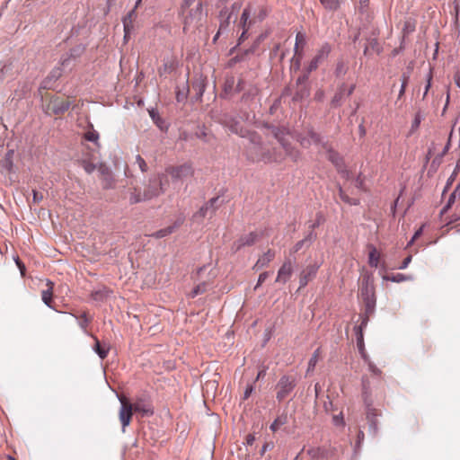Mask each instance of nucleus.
I'll list each match as a JSON object with an SVG mask.
<instances>
[{"instance_id":"obj_1","label":"nucleus","mask_w":460,"mask_h":460,"mask_svg":"<svg viewBox=\"0 0 460 460\" xmlns=\"http://www.w3.org/2000/svg\"><path fill=\"white\" fill-rule=\"evenodd\" d=\"M229 128L231 133L239 135L242 137H250L251 146L247 148L248 155L252 161L267 160L280 162L283 158L280 155H270L261 146L259 137L249 128L248 117H225L221 122Z\"/></svg>"},{"instance_id":"obj_2","label":"nucleus","mask_w":460,"mask_h":460,"mask_svg":"<svg viewBox=\"0 0 460 460\" xmlns=\"http://www.w3.org/2000/svg\"><path fill=\"white\" fill-rule=\"evenodd\" d=\"M180 15L184 31H195L203 25L207 13L203 8V0H183Z\"/></svg>"},{"instance_id":"obj_3","label":"nucleus","mask_w":460,"mask_h":460,"mask_svg":"<svg viewBox=\"0 0 460 460\" xmlns=\"http://www.w3.org/2000/svg\"><path fill=\"white\" fill-rule=\"evenodd\" d=\"M119 400L121 404L119 415L123 429L129 425L133 412L139 413L142 417L154 414V408L146 398H137L132 403L124 395L119 396Z\"/></svg>"},{"instance_id":"obj_4","label":"nucleus","mask_w":460,"mask_h":460,"mask_svg":"<svg viewBox=\"0 0 460 460\" xmlns=\"http://www.w3.org/2000/svg\"><path fill=\"white\" fill-rule=\"evenodd\" d=\"M80 106H83L81 100L75 97H65L63 95H54L49 99L44 100L43 107L47 114L74 112L80 113L82 111Z\"/></svg>"},{"instance_id":"obj_5","label":"nucleus","mask_w":460,"mask_h":460,"mask_svg":"<svg viewBox=\"0 0 460 460\" xmlns=\"http://www.w3.org/2000/svg\"><path fill=\"white\" fill-rule=\"evenodd\" d=\"M88 117H79L78 125L84 126V132L82 133V146L83 151L87 150L96 154L100 148L99 133L93 128V125L88 121Z\"/></svg>"},{"instance_id":"obj_6","label":"nucleus","mask_w":460,"mask_h":460,"mask_svg":"<svg viewBox=\"0 0 460 460\" xmlns=\"http://www.w3.org/2000/svg\"><path fill=\"white\" fill-rule=\"evenodd\" d=\"M167 186L168 178L164 173L149 179L143 190L146 201L159 197L165 191Z\"/></svg>"},{"instance_id":"obj_7","label":"nucleus","mask_w":460,"mask_h":460,"mask_svg":"<svg viewBox=\"0 0 460 460\" xmlns=\"http://www.w3.org/2000/svg\"><path fill=\"white\" fill-rule=\"evenodd\" d=\"M165 175L170 176L172 181H179L191 178L194 175V168L190 163H184L180 165L166 167Z\"/></svg>"},{"instance_id":"obj_8","label":"nucleus","mask_w":460,"mask_h":460,"mask_svg":"<svg viewBox=\"0 0 460 460\" xmlns=\"http://www.w3.org/2000/svg\"><path fill=\"white\" fill-rule=\"evenodd\" d=\"M296 385V379L293 376L284 375L279 380L276 389V398L279 402L283 401L294 390Z\"/></svg>"},{"instance_id":"obj_9","label":"nucleus","mask_w":460,"mask_h":460,"mask_svg":"<svg viewBox=\"0 0 460 460\" xmlns=\"http://www.w3.org/2000/svg\"><path fill=\"white\" fill-rule=\"evenodd\" d=\"M290 135L288 129H279L277 128L274 130L275 137L279 141L281 146L286 152V155L289 156L293 161H297L300 157V153L298 150L291 146L290 143L286 138V136Z\"/></svg>"},{"instance_id":"obj_10","label":"nucleus","mask_w":460,"mask_h":460,"mask_svg":"<svg viewBox=\"0 0 460 460\" xmlns=\"http://www.w3.org/2000/svg\"><path fill=\"white\" fill-rule=\"evenodd\" d=\"M122 198L127 199L130 205L146 201L144 192L137 186H129L122 194Z\"/></svg>"},{"instance_id":"obj_11","label":"nucleus","mask_w":460,"mask_h":460,"mask_svg":"<svg viewBox=\"0 0 460 460\" xmlns=\"http://www.w3.org/2000/svg\"><path fill=\"white\" fill-rule=\"evenodd\" d=\"M332 50V48L330 44L325 43L323 44L321 49L318 50L317 54L314 56V58L311 60L310 64L307 67V72L311 73L312 71L315 70L318 66L329 56L330 52Z\"/></svg>"},{"instance_id":"obj_12","label":"nucleus","mask_w":460,"mask_h":460,"mask_svg":"<svg viewBox=\"0 0 460 460\" xmlns=\"http://www.w3.org/2000/svg\"><path fill=\"white\" fill-rule=\"evenodd\" d=\"M320 268L318 263L309 264L307 265L300 273L299 276V284L300 288H305L309 281L314 279L316 273Z\"/></svg>"},{"instance_id":"obj_13","label":"nucleus","mask_w":460,"mask_h":460,"mask_svg":"<svg viewBox=\"0 0 460 460\" xmlns=\"http://www.w3.org/2000/svg\"><path fill=\"white\" fill-rule=\"evenodd\" d=\"M260 238L257 232H251L247 234L241 236L237 241L233 243V249L237 252L244 246L253 245Z\"/></svg>"},{"instance_id":"obj_14","label":"nucleus","mask_w":460,"mask_h":460,"mask_svg":"<svg viewBox=\"0 0 460 460\" xmlns=\"http://www.w3.org/2000/svg\"><path fill=\"white\" fill-rule=\"evenodd\" d=\"M293 273V263L290 260H287L283 262L281 267L278 271V276L276 278V282L278 283H287L290 279Z\"/></svg>"},{"instance_id":"obj_15","label":"nucleus","mask_w":460,"mask_h":460,"mask_svg":"<svg viewBox=\"0 0 460 460\" xmlns=\"http://www.w3.org/2000/svg\"><path fill=\"white\" fill-rule=\"evenodd\" d=\"M303 147H309L312 144H319L320 137L313 130L308 129L306 134H300L296 137Z\"/></svg>"},{"instance_id":"obj_16","label":"nucleus","mask_w":460,"mask_h":460,"mask_svg":"<svg viewBox=\"0 0 460 460\" xmlns=\"http://www.w3.org/2000/svg\"><path fill=\"white\" fill-rule=\"evenodd\" d=\"M276 251L269 249L266 252L259 257L253 266V270H259L269 266V264L275 259Z\"/></svg>"},{"instance_id":"obj_17","label":"nucleus","mask_w":460,"mask_h":460,"mask_svg":"<svg viewBox=\"0 0 460 460\" xmlns=\"http://www.w3.org/2000/svg\"><path fill=\"white\" fill-rule=\"evenodd\" d=\"M177 67V61L174 58L170 57L163 60L162 66L158 68V75L166 77L171 75Z\"/></svg>"},{"instance_id":"obj_18","label":"nucleus","mask_w":460,"mask_h":460,"mask_svg":"<svg viewBox=\"0 0 460 460\" xmlns=\"http://www.w3.org/2000/svg\"><path fill=\"white\" fill-rule=\"evenodd\" d=\"M99 172L101 173V180L102 182V188L105 190L112 189L114 188L115 181L112 176L111 172L109 170L108 167L104 165H101L99 167Z\"/></svg>"},{"instance_id":"obj_19","label":"nucleus","mask_w":460,"mask_h":460,"mask_svg":"<svg viewBox=\"0 0 460 460\" xmlns=\"http://www.w3.org/2000/svg\"><path fill=\"white\" fill-rule=\"evenodd\" d=\"M141 3V0H137L136 3V5L133 10H131L127 16L123 19V26H124V31H125V38L128 37L130 31L133 30V22L136 19V8Z\"/></svg>"},{"instance_id":"obj_20","label":"nucleus","mask_w":460,"mask_h":460,"mask_svg":"<svg viewBox=\"0 0 460 460\" xmlns=\"http://www.w3.org/2000/svg\"><path fill=\"white\" fill-rule=\"evenodd\" d=\"M328 159L335 165L339 172L344 173V176L348 177L349 172L347 171H343V159L340 156V155L333 150H328Z\"/></svg>"},{"instance_id":"obj_21","label":"nucleus","mask_w":460,"mask_h":460,"mask_svg":"<svg viewBox=\"0 0 460 460\" xmlns=\"http://www.w3.org/2000/svg\"><path fill=\"white\" fill-rule=\"evenodd\" d=\"M251 11L249 7H246L242 13L240 23L243 27V32L239 38V44H241L246 39V31L249 29V25H247L248 20L250 18ZM251 23V22H249Z\"/></svg>"},{"instance_id":"obj_22","label":"nucleus","mask_w":460,"mask_h":460,"mask_svg":"<svg viewBox=\"0 0 460 460\" xmlns=\"http://www.w3.org/2000/svg\"><path fill=\"white\" fill-rule=\"evenodd\" d=\"M46 286L47 288L42 290L41 292V299L46 305H48L49 307H52L51 302L53 296L54 283L48 279Z\"/></svg>"},{"instance_id":"obj_23","label":"nucleus","mask_w":460,"mask_h":460,"mask_svg":"<svg viewBox=\"0 0 460 460\" xmlns=\"http://www.w3.org/2000/svg\"><path fill=\"white\" fill-rule=\"evenodd\" d=\"M91 337L94 340V351L102 359H104L108 356L110 346L105 343L101 344L97 337L94 335H91Z\"/></svg>"},{"instance_id":"obj_24","label":"nucleus","mask_w":460,"mask_h":460,"mask_svg":"<svg viewBox=\"0 0 460 460\" xmlns=\"http://www.w3.org/2000/svg\"><path fill=\"white\" fill-rule=\"evenodd\" d=\"M94 155L95 154L92 155V153L87 151L86 157L81 160V164L87 173H92L96 168L95 164L92 161L94 158Z\"/></svg>"},{"instance_id":"obj_25","label":"nucleus","mask_w":460,"mask_h":460,"mask_svg":"<svg viewBox=\"0 0 460 460\" xmlns=\"http://www.w3.org/2000/svg\"><path fill=\"white\" fill-rule=\"evenodd\" d=\"M368 263L371 267L376 268L379 263L380 254L372 244L368 245Z\"/></svg>"},{"instance_id":"obj_26","label":"nucleus","mask_w":460,"mask_h":460,"mask_svg":"<svg viewBox=\"0 0 460 460\" xmlns=\"http://www.w3.org/2000/svg\"><path fill=\"white\" fill-rule=\"evenodd\" d=\"M218 200V198H212L208 203H206L204 206H202L199 210L193 216L195 218H201L203 219L207 216V212L209 209V208L214 207L215 203Z\"/></svg>"},{"instance_id":"obj_27","label":"nucleus","mask_w":460,"mask_h":460,"mask_svg":"<svg viewBox=\"0 0 460 460\" xmlns=\"http://www.w3.org/2000/svg\"><path fill=\"white\" fill-rule=\"evenodd\" d=\"M370 52H376L380 53L381 52V47L377 41L376 39H369L367 40V44L365 47L364 54L368 55Z\"/></svg>"},{"instance_id":"obj_28","label":"nucleus","mask_w":460,"mask_h":460,"mask_svg":"<svg viewBox=\"0 0 460 460\" xmlns=\"http://www.w3.org/2000/svg\"><path fill=\"white\" fill-rule=\"evenodd\" d=\"M72 315L75 317V318H77L79 320V325L80 327L84 330V332L85 333H87V331H86V328L87 326L90 324V323L92 322L93 320V317L90 316L88 314V313L86 312H83L82 314H80L79 316H76L75 314H72Z\"/></svg>"},{"instance_id":"obj_29","label":"nucleus","mask_w":460,"mask_h":460,"mask_svg":"<svg viewBox=\"0 0 460 460\" xmlns=\"http://www.w3.org/2000/svg\"><path fill=\"white\" fill-rule=\"evenodd\" d=\"M288 423V415L281 414L275 419V420L271 423L270 429L272 432H276L279 429Z\"/></svg>"},{"instance_id":"obj_30","label":"nucleus","mask_w":460,"mask_h":460,"mask_svg":"<svg viewBox=\"0 0 460 460\" xmlns=\"http://www.w3.org/2000/svg\"><path fill=\"white\" fill-rule=\"evenodd\" d=\"M322 4L329 10L334 11L340 7V5L345 2V0H320Z\"/></svg>"},{"instance_id":"obj_31","label":"nucleus","mask_w":460,"mask_h":460,"mask_svg":"<svg viewBox=\"0 0 460 460\" xmlns=\"http://www.w3.org/2000/svg\"><path fill=\"white\" fill-rule=\"evenodd\" d=\"M153 122L162 130L166 131L169 127V123L166 121L165 117H151Z\"/></svg>"},{"instance_id":"obj_32","label":"nucleus","mask_w":460,"mask_h":460,"mask_svg":"<svg viewBox=\"0 0 460 460\" xmlns=\"http://www.w3.org/2000/svg\"><path fill=\"white\" fill-rule=\"evenodd\" d=\"M460 189V184L456 187V189L451 193L448 200H447V203L446 204V206L441 209V212L440 214L443 215L445 213H447L448 211V209L452 207V205L454 204L455 200H456V193L457 191L459 190Z\"/></svg>"},{"instance_id":"obj_33","label":"nucleus","mask_w":460,"mask_h":460,"mask_svg":"<svg viewBox=\"0 0 460 460\" xmlns=\"http://www.w3.org/2000/svg\"><path fill=\"white\" fill-rule=\"evenodd\" d=\"M367 317L365 316L362 320V323L360 326L355 327L356 332H357V344L358 346H360L363 343V333H362V328L367 325Z\"/></svg>"},{"instance_id":"obj_34","label":"nucleus","mask_w":460,"mask_h":460,"mask_svg":"<svg viewBox=\"0 0 460 460\" xmlns=\"http://www.w3.org/2000/svg\"><path fill=\"white\" fill-rule=\"evenodd\" d=\"M339 195L340 198L346 203L349 205H358L359 203V200L355 198H349L345 191L342 190L341 187L339 188Z\"/></svg>"},{"instance_id":"obj_35","label":"nucleus","mask_w":460,"mask_h":460,"mask_svg":"<svg viewBox=\"0 0 460 460\" xmlns=\"http://www.w3.org/2000/svg\"><path fill=\"white\" fill-rule=\"evenodd\" d=\"M384 279L399 283V282L408 280V279H410V278L402 273H397V274H394L391 276H385Z\"/></svg>"},{"instance_id":"obj_36","label":"nucleus","mask_w":460,"mask_h":460,"mask_svg":"<svg viewBox=\"0 0 460 460\" xmlns=\"http://www.w3.org/2000/svg\"><path fill=\"white\" fill-rule=\"evenodd\" d=\"M175 229V226H168L164 229L158 230L153 234L155 238H163L171 234Z\"/></svg>"},{"instance_id":"obj_37","label":"nucleus","mask_w":460,"mask_h":460,"mask_svg":"<svg viewBox=\"0 0 460 460\" xmlns=\"http://www.w3.org/2000/svg\"><path fill=\"white\" fill-rule=\"evenodd\" d=\"M319 354L320 349H317L312 355L311 358L309 359L307 372L313 371L314 369L318 362Z\"/></svg>"},{"instance_id":"obj_38","label":"nucleus","mask_w":460,"mask_h":460,"mask_svg":"<svg viewBox=\"0 0 460 460\" xmlns=\"http://www.w3.org/2000/svg\"><path fill=\"white\" fill-rule=\"evenodd\" d=\"M305 44V35L303 32H297L296 36V45L295 51L296 55L297 54V50L299 47H302Z\"/></svg>"},{"instance_id":"obj_39","label":"nucleus","mask_w":460,"mask_h":460,"mask_svg":"<svg viewBox=\"0 0 460 460\" xmlns=\"http://www.w3.org/2000/svg\"><path fill=\"white\" fill-rule=\"evenodd\" d=\"M207 286L208 285L205 282L196 286L190 292V296L195 297L196 296L204 293L207 290Z\"/></svg>"},{"instance_id":"obj_40","label":"nucleus","mask_w":460,"mask_h":460,"mask_svg":"<svg viewBox=\"0 0 460 460\" xmlns=\"http://www.w3.org/2000/svg\"><path fill=\"white\" fill-rule=\"evenodd\" d=\"M136 163L137 164V165L142 172H146L148 170V166H147L146 161L140 155H137L136 156Z\"/></svg>"},{"instance_id":"obj_41","label":"nucleus","mask_w":460,"mask_h":460,"mask_svg":"<svg viewBox=\"0 0 460 460\" xmlns=\"http://www.w3.org/2000/svg\"><path fill=\"white\" fill-rule=\"evenodd\" d=\"M109 294H110V291L108 289L99 290V291L93 292L92 294V297L94 300H102V299L105 298L106 296H108Z\"/></svg>"},{"instance_id":"obj_42","label":"nucleus","mask_w":460,"mask_h":460,"mask_svg":"<svg viewBox=\"0 0 460 460\" xmlns=\"http://www.w3.org/2000/svg\"><path fill=\"white\" fill-rule=\"evenodd\" d=\"M306 243V239H303V240H300L298 241L294 246L293 248L291 249V252L292 253H296L299 250H301L303 248V246Z\"/></svg>"},{"instance_id":"obj_43","label":"nucleus","mask_w":460,"mask_h":460,"mask_svg":"<svg viewBox=\"0 0 460 460\" xmlns=\"http://www.w3.org/2000/svg\"><path fill=\"white\" fill-rule=\"evenodd\" d=\"M369 371L375 376H381L382 371L372 362L368 363Z\"/></svg>"},{"instance_id":"obj_44","label":"nucleus","mask_w":460,"mask_h":460,"mask_svg":"<svg viewBox=\"0 0 460 460\" xmlns=\"http://www.w3.org/2000/svg\"><path fill=\"white\" fill-rule=\"evenodd\" d=\"M268 277H269V272L264 271V272L261 273L258 278V281L255 286V289L258 288L268 279Z\"/></svg>"},{"instance_id":"obj_45","label":"nucleus","mask_w":460,"mask_h":460,"mask_svg":"<svg viewBox=\"0 0 460 460\" xmlns=\"http://www.w3.org/2000/svg\"><path fill=\"white\" fill-rule=\"evenodd\" d=\"M33 198L32 200L34 203L39 204L43 199V194L41 192L37 191L36 190H32Z\"/></svg>"},{"instance_id":"obj_46","label":"nucleus","mask_w":460,"mask_h":460,"mask_svg":"<svg viewBox=\"0 0 460 460\" xmlns=\"http://www.w3.org/2000/svg\"><path fill=\"white\" fill-rule=\"evenodd\" d=\"M333 423L337 426H343L344 425V420H343V415L342 413L341 412L340 414L338 415H334L333 418Z\"/></svg>"},{"instance_id":"obj_47","label":"nucleus","mask_w":460,"mask_h":460,"mask_svg":"<svg viewBox=\"0 0 460 460\" xmlns=\"http://www.w3.org/2000/svg\"><path fill=\"white\" fill-rule=\"evenodd\" d=\"M423 227L424 226H421L413 234L412 238L411 239V241L409 242L408 245H411L414 241L416 239H418L421 234H422V232H423Z\"/></svg>"},{"instance_id":"obj_48","label":"nucleus","mask_w":460,"mask_h":460,"mask_svg":"<svg viewBox=\"0 0 460 460\" xmlns=\"http://www.w3.org/2000/svg\"><path fill=\"white\" fill-rule=\"evenodd\" d=\"M234 80L233 77L229 78L226 81V84H225L226 94H228V91H230L234 87Z\"/></svg>"},{"instance_id":"obj_49","label":"nucleus","mask_w":460,"mask_h":460,"mask_svg":"<svg viewBox=\"0 0 460 460\" xmlns=\"http://www.w3.org/2000/svg\"><path fill=\"white\" fill-rule=\"evenodd\" d=\"M230 17H231V14H229V15L227 16V18H226V20L225 22H221L220 27H219V31H217V35L215 36L214 40H217V37H218V35H219L220 31H221L223 29H225V28H226V27L228 26Z\"/></svg>"},{"instance_id":"obj_50","label":"nucleus","mask_w":460,"mask_h":460,"mask_svg":"<svg viewBox=\"0 0 460 460\" xmlns=\"http://www.w3.org/2000/svg\"><path fill=\"white\" fill-rule=\"evenodd\" d=\"M252 391H253V385H247V387L244 391V394H243V400L248 399L249 396L252 394Z\"/></svg>"},{"instance_id":"obj_51","label":"nucleus","mask_w":460,"mask_h":460,"mask_svg":"<svg viewBox=\"0 0 460 460\" xmlns=\"http://www.w3.org/2000/svg\"><path fill=\"white\" fill-rule=\"evenodd\" d=\"M408 76L403 75H402V86H401V89H400V95L403 94L404 91H405V87L407 85V83H408Z\"/></svg>"},{"instance_id":"obj_52","label":"nucleus","mask_w":460,"mask_h":460,"mask_svg":"<svg viewBox=\"0 0 460 460\" xmlns=\"http://www.w3.org/2000/svg\"><path fill=\"white\" fill-rule=\"evenodd\" d=\"M316 238V234L312 230L304 239H306V243L310 244Z\"/></svg>"},{"instance_id":"obj_53","label":"nucleus","mask_w":460,"mask_h":460,"mask_svg":"<svg viewBox=\"0 0 460 460\" xmlns=\"http://www.w3.org/2000/svg\"><path fill=\"white\" fill-rule=\"evenodd\" d=\"M411 261V255H409V256H407V257L403 260V261L402 262V265L399 267V269L403 270V269L407 268V266L409 265V263H410Z\"/></svg>"},{"instance_id":"obj_54","label":"nucleus","mask_w":460,"mask_h":460,"mask_svg":"<svg viewBox=\"0 0 460 460\" xmlns=\"http://www.w3.org/2000/svg\"><path fill=\"white\" fill-rule=\"evenodd\" d=\"M271 448H273L272 443H265L261 447V455L263 456L267 450L271 449Z\"/></svg>"},{"instance_id":"obj_55","label":"nucleus","mask_w":460,"mask_h":460,"mask_svg":"<svg viewBox=\"0 0 460 460\" xmlns=\"http://www.w3.org/2000/svg\"><path fill=\"white\" fill-rule=\"evenodd\" d=\"M450 147V138H448L447 145L445 146L440 156H444L449 150Z\"/></svg>"},{"instance_id":"obj_56","label":"nucleus","mask_w":460,"mask_h":460,"mask_svg":"<svg viewBox=\"0 0 460 460\" xmlns=\"http://www.w3.org/2000/svg\"><path fill=\"white\" fill-rule=\"evenodd\" d=\"M16 263L21 270L22 275H24L25 272V266L23 263H22L19 260L16 261Z\"/></svg>"},{"instance_id":"obj_57","label":"nucleus","mask_w":460,"mask_h":460,"mask_svg":"<svg viewBox=\"0 0 460 460\" xmlns=\"http://www.w3.org/2000/svg\"><path fill=\"white\" fill-rule=\"evenodd\" d=\"M455 179H456V176L451 175L449 177V179L447 180V185H446V188H445L444 191H446L450 187V185L455 181Z\"/></svg>"},{"instance_id":"obj_58","label":"nucleus","mask_w":460,"mask_h":460,"mask_svg":"<svg viewBox=\"0 0 460 460\" xmlns=\"http://www.w3.org/2000/svg\"><path fill=\"white\" fill-rule=\"evenodd\" d=\"M254 440H255V438H254V436H253V435H252V434H249V435L247 436V438H246V442H247V444H248V445H252V443L254 442Z\"/></svg>"},{"instance_id":"obj_59","label":"nucleus","mask_w":460,"mask_h":460,"mask_svg":"<svg viewBox=\"0 0 460 460\" xmlns=\"http://www.w3.org/2000/svg\"><path fill=\"white\" fill-rule=\"evenodd\" d=\"M243 89V82L240 80L235 86V92H241Z\"/></svg>"},{"instance_id":"obj_60","label":"nucleus","mask_w":460,"mask_h":460,"mask_svg":"<svg viewBox=\"0 0 460 460\" xmlns=\"http://www.w3.org/2000/svg\"><path fill=\"white\" fill-rule=\"evenodd\" d=\"M265 375H266V370L264 368L260 370L258 375H257V376H256V381L261 379V378H262V377H264Z\"/></svg>"},{"instance_id":"obj_61","label":"nucleus","mask_w":460,"mask_h":460,"mask_svg":"<svg viewBox=\"0 0 460 460\" xmlns=\"http://www.w3.org/2000/svg\"><path fill=\"white\" fill-rule=\"evenodd\" d=\"M186 98V94L184 93L178 92L177 93V100L179 102L183 101Z\"/></svg>"},{"instance_id":"obj_62","label":"nucleus","mask_w":460,"mask_h":460,"mask_svg":"<svg viewBox=\"0 0 460 460\" xmlns=\"http://www.w3.org/2000/svg\"><path fill=\"white\" fill-rule=\"evenodd\" d=\"M362 184H363V181L359 177H358L356 180V187L358 189H361Z\"/></svg>"},{"instance_id":"obj_63","label":"nucleus","mask_w":460,"mask_h":460,"mask_svg":"<svg viewBox=\"0 0 460 460\" xmlns=\"http://www.w3.org/2000/svg\"><path fill=\"white\" fill-rule=\"evenodd\" d=\"M332 406V402H329L328 403L324 402V409H325L326 411H331Z\"/></svg>"},{"instance_id":"obj_64","label":"nucleus","mask_w":460,"mask_h":460,"mask_svg":"<svg viewBox=\"0 0 460 460\" xmlns=\"http://www.w3.org/2000/svg\"><path fill=\"white\" fill-rule=\"evenodd\" d=\"M456 84L460 87V75H456L455 78Z\"/></svg>"}]
</instances>
